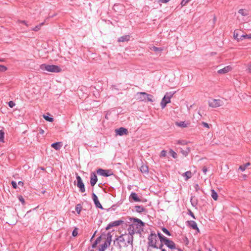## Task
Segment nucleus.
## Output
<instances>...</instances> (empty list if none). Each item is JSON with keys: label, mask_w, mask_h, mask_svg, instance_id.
Returning a JSON list of instances; mask_svg holds the SVG:
<instances>
[{"label": "nucleus", "mask_w": 251, "mask_h": 251, "mask_svg": "<svg viewBox=\"0 0 251 251\" xmlns=\"http://www.w3.org/2000/svg\"><path fill=\"white\" fill-rule=\"evenodd\" d=\"M202 171L204 173V174H206L207 171V169L206 167H204L202 168Z\"/></svg>", "instance_id": "obj_50"}, {"label": "nucleus", "mask_w": 251, "mask_h": 251, "mask_svg": "<svg viewBox=\"0 0 251 251\" xmlns=\"http://www.w3.org/2000/svg\"><path fill=\"white\" fill-rule=\"evenodd\" d=\"M162 231L165 233L166 234H167V235L168 236H170L171 235V233H170V232L165 227H163L162 228Z\"/></svg>", "instance_id": "obj_40"}, {"label": "nucleus", "mask_w": 251, "mask_h": 251, "mask_svg": "<svg viewBox=\"0 0 251 251\" xmlns=\"http://www.w3.org/2000/svg\"><path fill=\"white\" fill-rule=\"evenodd\" d=\"M75 210L78 214H80L81 210V207L79 204H77L75 207Z\"/></svg>", "instance_id": "obj_38"}, {"label": "nucleus", "mask_w": 251, "mask_h": 251, "mask_svg": "<svg viewBox=\"0 0 251 251\" xmlns=\"http://www.w3.org/2000/svg\"><path fill=\"white\" fill-rule=\"evenodd\" d=\"M248 70L249 73H251V64H250L248 66Z\"/></svg>", "instance_id": "obj_51"}, {"label": "nucleus", "mask_w": 251, "mask_h": 251, "mask_svg": "<svg viewBox=\"0 0 251 251\" xmlns=\"http://www.w3.org/2000/svg\"><path fill=\"white\" fill-rule=\"evenodd\" d=\"M211 197L212 198L215 200V201H216L218 199V195H217V193L215 192V190H211Z\"/></svg>", "instance_id": "obj_27"}, {"label": "nucleus", "mask_w": 251, "mask_h": 251, "mask_svg": "<svg viewBox=\"0 0 251 251\" xmlns=\"http://www.w3.org/2000/svg\"><path fill=\"white\" fill-rule=\"evenodd\" d=\"M132 223L128 228V232L129 234L133 236L137 233H141L143 231L145 224L140 219L137 218L132 219Z\"/></svg>", "instance_id": "obj_1"}, {"label": "nucleus", "mask_w": 251, "mask_h": 251, "mask_svg": "<svg viewBox=\"0 0 251 251\" xmlns=\"http://www.w3.org/2000/svg\"><path fill=\"white\" fill-rule=\"evenodd\" d=\"M198 187H199V185H198V184H196V185H195V188L197 189V188H198Z\"/></svg>", "instance_id": "obj_57"}, {"label": "nucleus", "mask_w": 251, "mask_h": 251, "mask_svg": "<svg viewBox=\"0 0 251 251\" xmlns=\"http://www.w3.org/2000/svg\"><path fill=\"white\" fill-rule=\"evenodd\" d=\"M18 184L23 186L24 185V183L22 181H20L18 182Z\"/></svg>", "instance_id": "obj_54"}, {"label": "nucleus", "mask_w": 251, "mask_h": 251, "mask_svg": "<svg viewBox=\"0 0 251 251\" xmlns=\"http://www.w3.org/2000/svg\"><path fill=\"white\" fill-rule=\"evenodd\" d=\"M43 25V23H42V24H40L39 25L36 26L34 28H33L32 29V30L35 31H38L41 28V27Z\"/></svg>", "instance_id": "obj_36"}, {"label": "nucleus", "mask_w": 251, "mask_h": 251, "mask_svg": "<svg viewBox=\"0 0 251 251\" xmlns=\"http://www.w3.org/2000/svg\"><path fill=\"white\" fill-rule=\"evenodd\" d=\"M191 215L192 216L193 218H195L194 215L193 213L191 212Z\"/></svg>", "instance_id": "obj_56"}, {"label": "nucleus", "mask_w": 251, "mask_h": 251, "mask_svg": "<svg viewBox=\"0 0 251 251\" xmlns=\"http://www.w3.org/2000/svg\"><path fill=\"white\" fill-rule=\"evenodd\" d=\"M170 0H159V2H161V3H167L168 2V1H169Z\"/></svg>", "instance_id": "obj_49"}, {"label": "nucleus", "mask_w": 251, "mask_h": 251, "mask_svg": "<svg viewBox=\"0 0 251 251\" xmlns=\"http://www.w3.org/2000/svg\"><path fill=\"white\" fill-rule=\"evenodd\" d=\"M140 171L142 173L148 174L149 172L148 167L146 165H142L140 167Z\"/></svg>", "instance_id": "obj_17"}, {"label": "nucleus", "mask_w": 251, "mask_h": 251, "mask_svg": "<svg viewBox=\"0 0 251 251\" xmlns=\"http://www.w3.org/2000/svg\"><path fill=\"white\" fill-rule=\"evenodd\" d=\"M92 198H93V200L95 203L96 206L98 208L102 209L103 208L101 204L100 203V202L98 200V197L96 196V195L95 194L93 193Z\"/></svg>", "instance_id": "obj_13"}, {"label": "nucleus", "mask_w": 251, "mask_h": 251, "mask_svg": "<svg viewBox=\"0 0 251 251\" xmlns=\"http://www.w3.org/2000/svg\"><path fill=\"white\" fill-rule=\"evenodd\" d=\"M111 235L109 234L108 235L106 241L105 242H108L109 243V245H110L111 242Z\"/></svg>", "instance_id": "obj_43"}, {"label": "nucleus", "mask_w": 251, "mask_h": 251, "mask_svg": "<svg viewBox=\"0 0 251 251\" xmlns=\"http://www.w3.org/2000/svg\"><path fill=\"white\" fill-rule=\"evenodd\" d=\"M8 105L10 107L12 108L15 105V103L13 101H10L8 102Z\"/></svg>", "instance_id": "obj_44"}, {"label": "nucleus", "mask_w": 251, "mask_h": 251, "mask_svg": "<svg viewBox=\"0 0 251 251\" xmlns=\"http://www.w3.org/2000/svg\"><path fill=\"white\" fill-rule=\"evenodd\" d=\"M191 0H182L180 3L182 7L185 6Z\"/></svg>", "instance_id": "obj_35"}, {"label": "nucleus", "mask_w": 251, "mask_h": 251, "mask_svg": "<svg viewBox=\"0 0 251 251\" xmlns=\"http://www.w3.org/2000/svg\"><path fill=\"white\" fill-rule=\"evenodd\" d=\"M182 176L184 177H185V180H187L188 179L191 178L192 176V174L190 171H187L186 172L183 173Z\"/></svg>", "instance_id": "obj_19"}, {"label": "nucleus", "mask_w": 251, "mask_h": 251, "mask_svg": "<svg viewBox=\"0 0 251 251\" xmlns=\"http://www.w3.org/2000/svg\"><path fill=\"white\" fill-rule=\"evenodd\" d=\"M176 125L179 127H186L188 126V124H186L185 122H176Z\"/></svg>", "instance_id": "obj_24"}, {"label": "nucleus", "mask_w": 251, "mask_h": 251, "mask_svg": "<svg viewBox=\"0 0 251 251\" xmlns=\"http://www.w3.org/2000/svg\"><path fill=\"white\" fill-rule=\"evenodd\" d=\"M123 222V221H122V220H118V221H114L113 222H111V223H109L107 226L106 227L105 229H106V230H109V229H110L112 227L117 226H119Z\"/></svg>", "instance_id": "obj_10"}, {"label": "nucleus", "mask_w": 251, "mask_h": 251, "mask_svg": "<svg viewBox=\"0 0 251 251\" xmlns=\"http://www.w3.org/2000/svg\"><path fill=\"white\" fill-rule=\"evenodd\" d=\"M201 124H202V125L204 127H206V128H210V125H209V124H208L207 123H206L204 122H202L201 123Z\"/></svg>", "instance_id": "obj_42"}, {"label": "nucleus", "mask_w": 251, "mask_h": 251, "mask_svg": "<svg viewBox=\"0 0 251 251\" xmlns=\"http://www.w3.org/2000/svg\"><path fill=\"white\" fill-rule=\"evenodd\" d=\"M109 172L110 171L108 170H105L101 169H99L97 170L98 174L104 176H108L112 175Z\"/></svg>", "instance_id": "obj_14"}, {"label": "nucleus", "mask_w": 251, "mask_h": 251, "mask_svg": "<svg viewBox=\"0 0 251 251\" xmlns=\"http://www.w3.org/2000/svg\"><path fill=\"white\" fill-rule=\"evenodd\" d=\"M40 68L42 71H46L51 73H59L61 71V69L59 66L54 65L43 64L40 66Z\"/></svg>", "instance_id": "obj_4"}, {"label": "nucleus", "mask_w": 251, "mask_h": 251, "mask_svg": "<svg viewBox=\"0 0 251 251\" xmlns=\"http://www.w3.org/2000/svg\"><path fill=\"white\" fill-rule=\"evenodd\" d=\"M43 117L46 121L48 122H52L53 121V119L52 118L50 117L47 115H43Z\"/></svg>", "instance_id": "obj_31"}, {"label": "nucleus", "mask_w": 251, "mask_h": 251, "mask_svg": "<svg viewBox=\"0 0 251 251\" xmlns=\"http://www.w3.org/2000/svg\"><path fill=\"white\" fill-rule=\"evenodd\" d=\"M178 143H180V144H184L183 143H182V142H180V141H179V142H178Z\"/></svg>", "instance_id": "obj_59"}, {"label": "nucleus", "mask_w": 251, "mask_h": 251, "mask_svg": "<svg viewBox=\"0 0 251 251\" xmlns=\"http://www.w3.org/2000/svg\"><path fill=\"white\" fill-rule=\"evenodd\" d=\"M149 245L153 248L156 249H162L163 244H160L159 247L157 245V242L158 240V237L157 235L155 233H151L148 237Z\"/></svg>", "instance_id": "obj_5"}, {"label": "nucleus", "mask_w": 251, "mask_h": 251, "mask_svg": "<svg viewBox=\"0 0 251 251\" xmlns=\"http://www.w3.org/2000/svg\"><path fill=\"white\" fill-rule=\"evenodd\" d=\"M7 70V68L2 65H0V72H4Z\"/></svg>", "instance_id": "obj_33"}, {"label": "nucleus", "mask_w": 251, "mask_h": 251, "mask_svg": "<svg viewBox=\"0 0 251 251\" xmlns=\"http://www.w3.org/2000/svg\"><path fill=\"white\" fill-rule=\"evenodd\" d=\"M133 236L131 234H124L119 236L115 241L114 244H117L120 248L127 246L128 244H132Z\"/></svg>", "instance_id": "obj_2"}, {"label": "nucleus", "mask_w": 251, "mask_h": 251, "mask_svg": "<svg viewBox=\"0 0 251 251\" xmlns=\"http://www.w3.org/2000/svg\"><path fill=\"white\" fill-rule=\"evenodd\" d=\"M238 34L237 33V31L236 30H235L233 33V37H234V39H236L238 41H239L241 40H240V38H238Z\"/></svg>", "instance_id": "obj_37"}, {"label": "nucleus", "mask_w": 251, "mask_h": 251, "mask_svg": "<svg viewBox=\"0 0 251 251\" xmlns=\"http://www.w3.org/2000/svg\"><path fill=\"white\" fill-rule=\"evenodd\" d=\"M174 93L172 92H168L165 94L160 103V105L162 109L166 107L167 104L171 102V99Z\"/></svg>", "instance_id": "obj_7"}, {"label": "nucleus", "mask_w": 251, "mask_h": 251, "mask_svg": "<svg viewBox=\"0 0 251 251\" xmlns=\"http://www.w3.org/2000/svg\"><path fill=\"white\" fill-rule=\"evenodd\" d=\"M251 165L250 163H247L243 165H241L239 167V169L242 171H244L247 167Z\"/></svg>", "instance_id": "obj_28"}, {"label": "nucleus", "mask_w": 251, "mask_h": 251, "mask_svg": "<svg viewBox=\"0 0 251 251\" xmlns=\"http://www.w3.org/2000/svg\"><path fill=\"white\" fill-rule=\"evenodd\" d=\"M115 132L117 135L122 136L125 134H127L128 133L127 130L124 127H120L115 130Z\"/></svg>", "instance_id": "obj_11"}, {"label": "nucleus", "mask_w": 251, "mask_h": 251, "mask_svg": "<svg viewBox=\"0 0 251 251\" xmlns=\"http://www.w3.org/2000/svg\"><path fill=\"white\" fill-rule=\"evenodd\" d=\"M100 237L98 238L95 243L92 245V248H95L96 247L97 245L100 242Z\"/></svg>", "instance_id": "obj_34"}, {"label": "nucleus", "mask_w": 251, "mask_h": 251, "mask_svg": "<svg viewBox=\"0 0 251 251\" xmlns=\"http://www.w3.org/2000/svg\"><path fill=\"white\" fill-rule=\"evenodd\" d=\"M190 151V148L187 147L185 149H181V153L185 156L188 155V153Z\"/></svg>", "instance_id": "obj_22"}, {"label": "nucleus", "mask_w": 251, "mask_h": 251, "mask_svg": "<svg viewBox=\"0 0 251 251\" xmlns=\"http://www.w3.org/2000/svg\"><path fill=\"white\" fill-rule=\"evenodd\" d=\"M78 234L77 228H75L72 232V235L74 237L76 236Z\"/></svg>", "instance_id": "obj_41"}, {"label": "nucleus", "mask_w": 251, "mask_h": 251, "mask_svg": "<svg viewBox=\"0 0 251 251\" xmlns=\"http://www.w3.org/2000/svg\"><path fill=\"white\" fill-rule=\"evenodd\" d=\"M76 180H77V186L79 188L80 191L81 193H84L85 192V188L84 184L80 176L77 175L76 176Z\"/></svg>", "instance_id": "obj_8"}, {"label": "nucleus", "mask_w": 251, "mask_h": 251, "mask_svg": "<svg viewBox=\"0 0 251 251\" xmlns=\"http://www.w3.org/2000/svg\"><path fill=\"white\" fill-rule=\"evenodd\" d=\"M151 50L152 51H154L156 52H161L162 50V49L161 48H157V47H152L151 48Z\"/></svg>", "instance_id": "obj_29"}, {"label": "nucleus", "mask_w": 251, "mask_h": 251, "mask_svg": "<svg viewBox=\"0 0 251 251\" xmlns=\"http://www.w3.org/2000/svg\"><path fill=\"white\" fill-rule=\"evenodd\" d=\"M209 106L212 108H217L223 106L224 104L223 99H211L208 101Z\"/></svg>", "instance_id": "obj_6"}, {"label": "nucleus", "mask_w": 251, "mask_h": 251, "mask_svg": "<svg viewBox=\"0 0 251 251\" xmlns=\"http://www.w3.org/2000/svg\"><path fill=\"white\" fill-rule=\"evenodd\" d=\"M19 22L21 24H25V25H26V26H28V25L26 23V22L25 21H19Z\"/></svg>", "instance_id": "obj_52"}, {"label": "nucleus", "mask_w": 251, "mask_h": 251, "mask_svg": "<svg viewBox=\"0 0 251 251\" xmlns=\"http://www.w3.org/2000/svg\"><path fill=\"white\" fill-rule=\"evenodd\" d=\"M97 181H98V179H97V176L94 173H93L91 175V179H90L91 185L92 186H94L96 184Z\"/></svg>", "instance_id": "obj_15"}, {"label": "nucleus", "mask_w": 251, "mask_h": 251, "mask_svg": "<svg viewBox=\"0 0 251 251\" xmlns=\"http://www.w3.org/2000/svg\"><path fill=\"white\" fill-rule=\"evenodd\" d=\"M11 184L14 188L16 189L17 188V183L15 181H12Z\"/></svg>", "instance_id": "obj_48"}, {"label": "nucleus", "mask_w": 251, "mask_h": 251, "mask_svg": "<svg viewBox=\"0 0 251 251\" xmlns=\"http://www.w3.org/2000/svg\"><path fill=\"white\" fill-rule=\"evenodd\" d=\"M19 200L23 204L25 203V200L24 198L22 196H18Z\"/></svg>", "instance_id": "obj_45"}, {"label": "nucleus", "mask_w": 251, "mask_h": 251, "mask_svg": "<svg viewBox=\"0 0 251 251\" xmlns=\"http://www.w3.org/2000/svg\"><path fill=\"white\" fill-rule=\"evenodd\" d=\"M39 132L41 134H43L44 133V130L42 129H40L39 130Z\"/></svg>", "instance_id": "obj_53"}, {"label": "nucleus", "mask_w": 251, "mask_h": 251, "mask_svg": "<svg viewBox=\"0 0 251 251\" xmlns=\"http://www.w3.org/2000/svg\"><path fill=\"white\" fill-rule=\"evenodd\" d=\"M188 225H189V226L191 227V228H192L193 229H196L198 232L200 231L199 229L197 226V223L195 221H189Z\"/></svg>", "instance_id": "obj_16"}, {"label": "nucleus", "mask_w": 251, "mask_h": 251, "mask_svg": "<svg viewBox=\"0 0 251 251\" xmlns=\"http://www.w3.org/2000/svg\"><path fill=\"white\" fill-rule=\"evenodd\" d=\"M4 132L2 130H0V142L3 143L4 141Z\"/></svg>", "instance_id": "obj_30"}, {"label": "nucleus", "mask_w": 251, "mask_h": 251, "mask_svg": "<svg viewBox=\"0 0 251 251\" xmlns=\"http://www.w3.org/2000/svg\"><path fill=\"white\" fill-rule=\"evenodd\" d=\"M152 95L146 92H138L136 94V99L140 101H153Z\"/></svg>", "instance_id": "obj_3"}, {"label": "nucleus", "mask_w": 251, "mask_h": 251, "mask_svg": "<svg viewBox=\"0 0 251 251\" xmlns=\"http://www.w3.org/2000/svg\"><path fill=\"white\" fill-rule=\"evenodd\" d=\"M157 235L158 236V238H159L161 242H162V241L164 240V239H165L166 237L163 236L161 234V233L160 232H158L157 233Z\"/></svg>", "instance_id": "obj_39"}, {"label": "nucleus", "mask_w": 251, "mask_h": 251, "mask_svg": "<svg viewBox=\"0 0 251 251\" xmlns=\"http://www.w3.org/2000/svg\"><path fill=\"white\" fill-rule=\"evenodd\" d=\"M232 70V68L230 66H227L224 68L219 70L218 73L219 74H225L230 72Z\"/></svg>", "instance_id": "obj_12"}, {"label": "nucleus", "mask_w": 251, "mask_h": 251, "mask_svg": "<svg viewBox=\"0 0 251 251\" xmlns=\"http://www.w3.org/2000/svg\"><path fill=\"white\" fill-rule=\"evenodd\" d=\"M244 38H247V39H251V34L242 35L240 37V40H242Z\"/></svg>", "instance_id": "obj_32"}, {"label": "nucleus", "mask_w": 251, "mask_h": 251, "mask_svg": "<svg viewBox=\"0 0 251 251\" xmlns=\"http://www.w3.org/2000/svg\"><path fill=\"white\" fill-rule=\"evenodd\" d=\"M145 209L141 206H135V210L138 213H142L144 211Z\"/></svg>", "instance_id": "obj_25"}, {"label": "nucleus", "mask_w": 251, "mask_h": 251, "mask_svg": "<svg viewBox=\"0 0 251 251\" xmlns=\"http://www.w3.org/2000/svg\"><path fill=\"white\" fill-rule=\"evenodd\" d=\"M161 251H166V250L164 249H161Z\"/></svg>", "instance_id": "obj_58"}, {"label": "nucleus", "mask_w": 251, "mask_h": 251, "mask_svg": "<svg viewBox=\"0 0 251 251\" xmlns=\"http://www.w3.org/2000/svg\"><path fill=\"white\" fill-rule=\"evenodd\" d=\"M4 61V59H2V58L0 59V62H3Z\"/></svg>", "instance_id": "obj_55"}, {"label": "nucleus", "mask_w": 251, "mask_h": 251, "mask_svg": "<svg viewBox=\"0 0 251 251\" xmlns=\"http://www.w3.org/2000/svg\"><path fill=\"white\" fill-rule=\"evenodd\" d=\"M108 246H109V243L108 242H105L99 249V251H104Z\"/></svg>", "instance_id": "obj_21"}, {"label": "nucleus", "mask_w": 251, "mask_h": 251, "mask_svg": "<svg viewBox=\"0 0 251 251\" xmlns=\"http://www.w3.org/2000/svg\"><path fill=\"white\" fill-rule=\"evenodd\" d=\"M130 39V36L128 35H124L123 36L120 37L118 39L119 42H125V41H128Z\"/></svg>", "instance_id": "obj_18"}, {"label": "nucleus", "mask_w": 251, "mask_h": 251, "mask_svg": "<svg viewBox=\"0 0 251 251\" xmlns=\"http://www.w3.org/2000/svg\"><path fill=\"white\" fill-rule=\"evenodd\" d=\"M60 144V142L54 143L51 145V146L56 150H59L61 148Z\"/></svg>", "instance_id": "obj_23"}, {"label": "nucleus", "mask_w": 251, "mask_h": 251, "mask_svg": "<svg viewBox=\"0 0 251 251\" xmlns=\"http://www.w3.org/2000/svg\"><path fill=\"white\" fill-rule=\"evenodd\" d=\"M238 13L242 16H246L248 15L249 12L246 9H241L238 11Z\"/></svg>", "instance_id": "obj_26"}, {"label": "nucleus", "mask_w": 251, "mask_h": 251, "mask_svg": "<svg viewBox=\"0 0 251 251\" xmlns=\"http://www.w3.org/2000/svg\"><path fill=\"white\" fill-rule=\"evenodd\" d=\"M130 198L132 199L135 201H141L135 193H132L130 194Z\"/></svg>", "instance_id": "obj_20"}, {"label": "nucleus", "mask_w": 251, "mask_h": 251, "mask_svg": "<svg viewBox=\"0 0 251 251\" xmlns=\"http://www.w3.org/2000/svg\"><path fill=\"white\" fill-rule=\"evenodd\" d=\"M166 151L164 150H163L161 151L160 153V156L161 157H165L166 155Z\"/></svg>", "instance_id": "obj_46"}, {"label": "nucleus", "mask_w": 251, "mask_h": 251, "mask_svg": "<svg viewBox=\"0 0 251 251\" xmlns=\"http://www.w3.org/2000/svg\"><path fill=\"white\" fill-rule=\"evenodd\" d=\"M164 244L170 249H175L176 248V245L175 243L168 239L166 237L164 239V240L162 241Z\"/></svg>", "instance_id": "obj_9"}, {"label": "nucleus", "mask_w": 251, "mask_h": 251, "mask_svg": "<svg viewBox=\"0 0 251 251\" xmlns=\"http://www.w3.org/2000/svg\"><path fill=\"white\" fill-rule=\"evenodd\" d=\"M171 152L172 153V155L173 157H174V158H176L177 154H176V153L175 151H173L172 150L171 151Z\"/></svg>", "instance_id": "obj_47"}]
</instances>
